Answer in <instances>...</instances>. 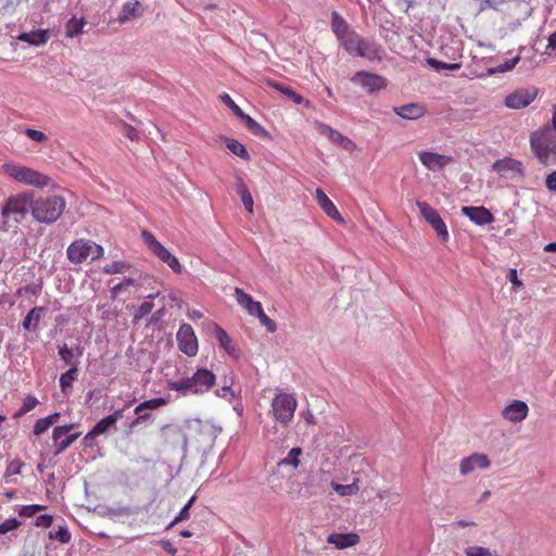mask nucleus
<instances>
[{"label": "nucleus", "mask_w": 556, "mask_h": 556, "mask_svg": "<svg viewBox=\"0 0 556 556\" xmlns=\"http://www.w3.org/2000/svg\"><path fill=\"white\" fill-rule=\"evenodd\" d=\"M33 199L31 191H25L8 198L0 212V230L9 231L16 228L20 223L25 218L27 206L30 205Z\"/></svg>", "instance_id": "nucleus-1"}, {"label": "nucleus", "mask_w": 556, "mask_h": 556, "mask_svg": "<svg viewBox=\"0 0 556 556\" xmlns=\"http://www.w3.org/2000/svg\"><path fill=\"white\" fill-rule=\"evenodd\" d=\"M215 379V375L212 371L200 368L191 377L168 381L167 387L169 390L177 391L184 396L203 394L214 386Z\"/></svg>", "instance_id": "nucleus-2"}, {"label": "nucleus", "mask_w": 556, "mask_h": 556, "mask_svg": "<svg viewBox=\"0 0 556 556\" xmlns=\"http://www.w3.org/2000/svg\"><path fill=\"white\" fill-rule=\"evenodd\" d=\"M530 146L540 163L545 166L556 164V131L549 127L535 131L530 137Z\"/></svg>", "instance_id": "nucleus-3"}, {"label": "nucleus", "mask_w": 556, "mask_h": 556, "mask_svg": "<svg viewBox=\"0 0 556 556\" xmlns=\"http://www.w3.org/2000/svg\"><path fill=\"white\" fill-rule=\"evenodd\" d=\"M65 208V200L60 195L31 199L30 210L33 217L43 224H53L62 215Z\"/></svg>", "instance_id": "nucleus-4"}, {"label": "nucleus", "mask_w": 556, "mask_h": 556, "mask_svg": "<svg viewBox=\"0 0 556 556\" xmlns=\"http://www.w3.org/2000/svg\"><path fill=\"white\" fill-rule=\"evenodd\" d=\"M103 254L104 249L102 245L85 239L72 242L66 250L67 260L74 265L81 264L88 258H90L91 262L100 260Z\"/></svg>", "instance_id": "nucleus-5"}, {"label": "nucleus", "mask_w": 556, "mask_h": 556, "mask_svg": "<svg viewBox=\"0 0 556 556\" xmlns=\"http://www.w3.org/2000/svg\"><path fill=\"white\" fill-rule=\"evenodd\" d=\"M5 173L12 179L26 186L45 188L51 184L50 177L26 166L5 165Z\"/></svg>", "instance_id": "nucleus-6"}, {"label": "nucleus", "mask_w": 556, "mask_h": 556, "mask_svg": "<svg viewBox=\"0 0 556 556\" xmlns=\"http://www.w3.org/2000/svg\"><path fill=\"white\" fill-rule=\"evenodd\" d=\"M296 407L298 401L290 393L279 392L271 401V414L275 420L283 426L293 420Z\"/></svg>", "instance_id": "nucleus-7"}, {"label": "nucleus", "mask_w": 556, "mask_h": 556, "mask_svg": "<svg viewBox=\"0 0 556 556\" xmlns=\"http://www.w3.org/2000/svg\"><path fill=\"white\" fill-rule=\"evenodd\" d=\"M144 243L150 251L162 262L166 263L174 273H181V265L176 256H174L149 231L142 232Z\"/></svg>", "instance_id": "nucleus-8"}, {"label": "nucleus", "mask_w": 556, "mask_h": 556, "mask_svg": "<svg viewBox=\"0 0 556 556\" xmlns=\"http://www.w3.org/2000/svg\"><path fill=\"white\" fill-rule=\"evenodd\" d=\"M416 204L418 206L420 215L433 228L438 237L443 242H446L450 238L448 230L439 213L427 202L417 201Z\"/></svg>", "instance_id": "nucleus-9"}, {"label": "nucleus", "mask_w": 556, "mask_h": 556, "mask_svg": "<svg viewBox=\"0 0 556 556\" xmlns=\"http://www.w3.org/2000/svg\"><path fill=\"white\" fill-rule=\"evenodd\" d=\"M355 85L362 86L367 92L371 93L387 87V79L378 74L358 71L351 78Z\"/></svg>", "instance_id": "nucleus-10"}, {"label": "nucleus", "mask_w": 556, "mask_h": 556, "mask_svg": "<svg viewBox=\"0 0 556 556\" xmlns=\"http://www.w3.org/2000/svg\"><path fill=\"white\" fill-rule=\"evenodd\" d=\"M538 96L534 87L520 88L509 93L505 99V105L509 109L519 110L527 108Z\"/></svg>", "instance_id": "nucleus-11"}, {"label": "nucleus", "mask_w": 556, "mask_h": 556, "mask_svg": "<svg viewBox=\"0 0 556 556\" xmlns=\"http://www.w3.org/2000/svg\"><path fill=\"white\" fill-rule=\"evenodd\" d=\"M179 350L188 356H194L198 352V340L192 327L182 324L176 334Z\"/></svg>", "instance_id": "nucleus-12"}, {"label": "nucleus", "mask_w": 556, "mask_h": 556, "mask_svg": "<svg viewBox=\"0 0 556 556\" xmlns=\"http://www.w3.org/2000/svg\"><path fill=\"white\" fill-rule=\"evenodd\" d=\"M75 427L74 424L58 426L53 429L52 440L56 446L55 455L61 454L70 447L80 435V432L68 434Z\"/></svg>", "instance_id": "nucleus-13"}, {"label": "nucleus", "mask_w": 556, "mask_h": 556, "mask_svg": "<svg viewBox=\"0 0 556 556\" xmlns=\"http://www.w3.org/2000/svg\"><path fill=\"white\" fill-rule=\"evenodd\" d=\"M165 404H166V400L163 397L151 399V400L140 403L134 410L135 414L137 415V417L130 422L129 429L132 431L138 426L142 425L143 422L153 420L152 414L144 413L143 410L157 409V408L164 406Z\"/></svg>", "instance_id": "nucleus-14"}, {"label": "nucleus", "mask_w": 556, "mask_h": 556, "mask_svg": "<svg viewBox=\"0 0 556 556\" xmlns=\"http://www.w3.org/2000/svg\"><path fill=\"white\" fill-rule=\"evenodd\" d=\"M492 169L508 179L525 175L522 163L511 157L495 161L492 165Z\"/></svg>", "instance_id": "nucleus-15"}, {"label": "nucleus", "mask_w": 556, "mask_h": 556, "mask_svg": "<svg viewBox=\"0 0 556 556\" xmlns=\"http://www.w3.org/2000/svg\"><path fill=\"white\" fill-rule=\"evenodd\" d=\"M124 408L116 409L109 416L100 419L93 428L85 435V441H90L97 437L108 433L111 429L116 428V422L123 418Z\"/></svg>", "instance_id": "nucleus-16"}, {"label": "nucleus", "mask_w": 556, "mask_h": 556, "mask_svg": "<svg viewBox=\"0 0 556 556\" xmlns=\"http://www.w3.org/2000/svg\"><path fill=\"white\" fill-rule=\"evenodd\" d=\"M355 56L364 58L368 61H382L386 56V51L382 46L375 40L364 39L361 42L358 51Z\"/></svg>", "instance_id": "nucleus-17"}, {"label": "nucleus", "mask_w": 556, "mask_h": 556, "mask_svg": "<svg viewBox=\"0 0 556 556\" xmlns=\"http://www.w3.org/2000/svg\"><path fill=\"white\" fill-rule=\"evenodd\" d=\"M316 128L320 135L327 137L332 143L341 146L345 150H352L354 148V143L351 139L331 128L329 125L318 122L316 123Z\"/></svg>", "instance_id": "nucleus-18"}, {"label": "nucleus", "mask_w": 556, "mask_h": 556, "mask_svg": "<svg viewBox=\"0 0 556 556\" xmlns=\"http://www.w3.org/2000/svg\"><path fill=\"white\" fill-rule=\"evenodd\" d=\"M462 213L478 226H484L494 220L492 213L484 206H463Z\"/></svg>", "instance_id": "nucleus-19"}, {"label": "nucleus", "mask_w": 556, "mask_h": 556, "mask_svg": "<svg viewBox=\"0 0 556 556\" xmlns=\"http://www.w3.org/2000/svg\"><path fill=\"white\" fill-rule=\"evenodd\" d=\"M491 465L489 457L485 454L475 453L469 457L462 459L459 465V472L466 476L473 471L476 468L486 469Z\"/></svg>", "instance_id": "nucleus-20"}, {"label": "nucleus", "mask_w": 556, "mask_h": 556, "mask_svg": "<svg viewBox=\"0 0 556 556\" xmlns=\"http://www.w3.org/2000/svg\"><path fill=\"white\" fill-rule=\"evenodd\" d=\"M529 407L526 402L515 400L508 404L502 412L503 417L511 422H520L528 416Z\"/></svg>", "instance_id": "nucleus-21"}, {"label": "nucleus", "mask_w": 556, "mask_h": 556, "mask_svg": "<svg viewBox=\"0 0 556 556\" xmlns=\"http://www.w3.org/2000/svg\"><path fill=\"white\" fill-rule=\"evenodd\" d=\"M315 198L318 205L323 208L327 216H329L330 218L334 219L338 223H344V219L342 218L333 202L321 189H316Z\"/></svg>", "instance_id": "nucleus-22"}, {"label": "nucleus", "mask_w": 556, "mask_h": 556, "mask_svg": "<svg viewBox=\"0 0 556 556\" xmlns=\"http://www.w3.org/2000/svg\"><path fill=\"white\" fill-rule=\"evenodd\" d=\"M419 160L430 170L441 169L450 162L448 156L429 151H421Z\"/></svg>", "instance_id": "nucleus-23"}, {"label": "nucleus", "mask_w": 556, "mask_h": 556, "mask_svg": "<svg viewBox=\"0 0 556 556\" xmlns=\"http://www.w3.org/2000/svg\"><path fill=\"white\" fill-rule=\"evenodd\" d=\"M235 296L238 304L244 308L250 315L254 316L256 313H261L262 304L258 301H254L253 298L245 293L242 289H235Z\"/></svg>", "instance_id": "nucleus-24"}, {"label": "nucleus", "mask_w": 556, "mask_h": 556, "mask_svg": "<svg viewBox=\"0 0 556 556\" xmlns=\"http://www.w3.org/2000/svg\"><path fill=\"white\" fill-rule=\"evenodd\" d=\"M141 15L142 9L140 2L138 0H129L123 4L117 20L119 23L124 24Z\"/></svg>", "instance_id": "nucleus-25"}, {"label": "nucleus", "mask_w": 556, "mask_h": 556, "mask_svg": "<svg viewBox=\"0 0 556 556\" xmlns=\"http://www.w3.org/2000/svg\"><path fill=\"white\" fill-rule=\"evenodd\" d=\"M327 542L342 549L356 545L359 542V536L356 533H332L328 536Z\"/></svg>", "instance_id": "nucleus-26"}, {"label": "nucleus", "mask_w": 556, "mask_h": 556, "mask_svg": "<svg viewBox=\"0 0 556 556\" xmlns=\"http://www.w3.org/2000/svg\"><path fill=\"white\" fill-rule=\"evenodd\" d=\"M46 312L47 307L45 306L33 307L24 317L22 321V327L27 331H36Z\"/></svg>", "instance_id": "nucleus-27"}, {"label": "nucleus", "mask_w": 556, "mask_h": 556, "mask_svg": "<svg viewBox=\"0 0 556 556\" xmlns=\"http://www.w3.org/2000/svg\"><path fill=\"white\" fill-rule=\"evenodd\" d=\"M393 111L396 115L405 119H417L425 114V109L418 103H408L401 106H394Z\"/></svg>", "instance_id": "nucleus-28"}, {"label": "nucleus", "mask_w": 556, "mask_h": 556, "mask_svg": "<svg viewBox=\"0 0 556 556\" xmlns=\"http://www.w3.org/2000/svg\"><path fill=\"white\" fill-rule=\"evenodd\" d=\"M331 29L338 40H341L353 31L348 22L337 12L331 13Z\"/></svg>", "instance_id": "nucleus-29"}, {"label": "nucleus", "mask_w": 556, "mask_h": 556, "mask_svg": "<svg viewBox=\"0 0 556 556\" xmlns=\"http://www.w3.org/2000/svg\"><path fill=\"white\" fill-rule=\"evenodd\" d=\"M58 353L60 358L64 362L65 365L70 366V368H78L79 357L83 352L77 351L75 354L74 350L68 348L67 344H62L58 346Z\"/></svg>", "instance_id": "nucleus-30"}, {"label": "nucleus", "mask_w": 556, "mask_h": 556, "mask_svg": "<svg viewBox=\"0 0 556 556\" xmlns=\"http://www.w3.org/2000/svg\"><path fill=\"white\" fill-rule=\"evenodd\" d=\"M214 334L216 340L218 341L220 348H223L229 355H236L237 349L232 344L231 339L228 333L218 325L214 326Z\"/></svg>", "instance_id": "nucleus-31"}, {"label": "nucleus", "mask_w": 556, "mask_h": 556, "mask_svg": "<svg viewBox=\"0 0 556 556\" xmlns=\"http://www.w3.org/2000/svg\"><path fill=\"white\" fill-rule=\"evenodd\" d=\"M363 38L353 30L350 35L343 37L340 41L341 46L351 55H356Z\"/></svg>", "instance_id": "nucleus-32"}, {"label": "nucleus", "mask_w": 556, "mask_h": 556, "mask_svg": "<svg viewBox=\"0 0 556 556\" xmlns=\"http://www.w3.org/2000/svg\"><path fill=\"white\" fill-rule=\"evenodd\" d=\"M18 40L27 42L31 46H41L49 39L47 30H36L30 33H23L18 37Z\"/></svg>", "instance_id": "nucleus-33"}, {"label": "nucleus", "mask_w": 556, "mask_h": 556, "mask_svg": "<svg viewBox=\"0 0 556 556\" xmlns=\"http://www.w3.org/2000/svg\"><path fill=\"white\" fill-rule=\"evenodd\" d=\"M267 85L271 87L273 89H276L280 91L283 96H286L288 99H290L292 102L296 104L303 103L305 100L302 96L296 93L293 89L283 86L282 84L275 81V80H268Z\"/></svg>", "instance_id": "nucleus-34"}, {"label": "nucleus", "mask_w": 556, "mask_h": 556, "mask_svg": "<svg viewBox=\"0 0 556 556\" xmlns=\"http://www.w3.org/2000/svg\"><path fill=\"white\" fill-rule=\"evenodd\" d=\"M303 454V450L301 447H292L286 457L278 462L279 467L291 466L292 468H298L300 465V456Z\"/></svg>", "instance_id": "nucleus-35"}, {"label": "nucleus", "mask_w": 556, "mask_h": 556, "mask_svg": "<svg viewBox=\"0 0 556 556\" xmlns=\"http://www.w3.org/2000/svg\"><path fill=\"white\" fill-rule=\"evenodd\" d=\"M78 376V368H70L65 372H63L60 377L59 383L61 391L63 393H68L72 389V383L74 380L77 379Z\"/></svg>", "instance_id": "nucleus-36"}, {"label": "nucleus", "mask_w": 556, "mask_h": 556, "mask_svg": "<svg viewBox=\"0 0 556 556\" xmlns=\"http://www.w3.org/2000/svg\"><path fill=\"white\" fill-rule=\"evenodd\" d=\"M331 488L340 496L355 495L359 491L358 479H354V481L350 484H340L337 482H331Z\"/></svg>", "instance_id": "nucleus-37"}, {"label": "nucleus", "mask_w": 556, "mask_h": 556, "mask_svg": "<svg viewBox=\"0 0 556 556\" xmlns=\"http://www.w3.org/2000/svg\"><path fill=\"white\" fill-rule=\"evenodd\" d=\"M227 149L242 160H249L250 154L247 148L236 139H225Z\"/></svg>", "instance_id": "nucleus-38"}, {"label": "nucleus", "mask_w": 556, "mask_h": 556, "mask_svg": "<svg viewBox=\"0 0 556 556\" xmlns=\"http://www.w3.org/2000/svg\"><path fill=\"white\" fill-rule=\"evenodd\" d=\"M86 24L84 18L72 17L65 25V36L67 38H74L83 31V27Z\"/></svg>", "instance_id": "nucleus-39"}, {"label": "nucleus", "mask_w": 556, "mask_h": 556, "mask_svg": "<svg viewBox=\"0 0 556 556\" xmlns=\"http://www.w3.org/2000/svg\"><path fill=\"white\" fill-rule=\"evenodd\" d=\"M238 193L240 199L249 213H253V198L248 187L240 180L238 186Z\"/></svg>", "instance_id": "nucleus-40"}, {"label": "nucleus", "mask_w": 556, "mask_h": 556, "mask_svg": "<svg viewBox=\"0 0 556 556\" xmlns=\"http://www.w3.org/2000/svg\"><path fill=\"white\" fill-rule=\"evenodd\" d=\"M377 497L380 501H386L384 505L386 507L395 506L401 502V494L397 492H391L388 490H381L377 493Z\"/></svg>", "instance_id": "nucleus-41"}, {"label": "nucleus", "mask_w": 556, "mask_h": 556, "mask_svg": "<svg viewBox=\"0 0 556 556\" xmlns=\"http://www.w3.org/2000/svg\"><path fill=\"white\" fill-rule=\"evenodd\" d=\"M49 538L51 540H56L63 544H67V543H70V541L72 539V534L68 531L67 527L65 525H63V526H59L58 530L51 531L49 533Z\"/></svg>", "instance_id": "nucleus-42"}, {"label": "nucleus", "mask_w": 556, "mask_h": 556, "mask_svg": "<svg viewBox=\"0 0 556 556\" xmlns=\"http://www.w3.org/2000/svg\"><path fill=\"white\" fill-rule=\"evenodd\" d=\"M130 268V265L123 261L112 262L103 267V273L106 275L123 274Z\"/></svg>", "instance_id": "nucleus-43"}, {"label": "nucleus", "mask_w": 556, "mask_h": 556, "mask_svg": "<svg viewBox=\"0 0 556 556\" xmlns=\"http://www.w3.org/2000/svg\"><path fill=\"white\" fill-rule=\"evenodd\" d=\"M240 119L245 124L247 128L257 136H264L266 135V130L251 116L248 114H243V116L240 117Z\"/></svg>", "instance_id": "nucleus-44"}, {"label": "nucleus", "mask_w": 556, "mask_h": 556, "mask_svg": "<svg viewBox=\"0 0 556 556\" xmlns=\"http://www.w3.org/2000/svg\"><path fill=\"white\" fill-rule=\"evenodd\" d=\"M38 403L39 402H38L37 397H35L33 395H27L24 399L22 406L15 413L14 417H22L23 415H25L28 412H30L31 409H34L38 405Z\"/></svg>", "instance_id": "nucleus-45"}, {"label": "nucleus", "mask_w": 556, "mask_h": 556, "mask_svg": "<svg viewBox=\"0 0 556 556\" xmlns=\"http://www.w3.org/2000/svg\"><path fill=\"white\" fill-rule=\"evenodd\" d=\"M464 553L466 556H498L496 552H492L488 547L478 546V545H473V546H469V547L465 548Z\"/></svg>", "instance_id": "nucleus-46"}, {"label": "nucleus", "mask_w": 556, "mask_h": 556, "mask_svg": "<svg viewBox=\"0 0 556 556\" xmlns=\"http://www.w3.org/2000/svg\"><path fill=\"white\" fill-rule=\"evenodd\" d=\"M195 501V496L193 495L188 502L187 504L180 509L179 514L176 516V518L169 523L168 528H172L174 527L176 523H179L184 520H187L189 519V510L191 508V506L193 505Z\"/></svg>", "instance_id": "nucleus-47"}, {"label": "nucleus", "mask_w": 556, "mask_h": 556, "mask_svg": "<svg viewBox=\"0 0 556 556\" xmlns=\"http://www.w3.org/2000/svg\"><path fill=\"white\" fill-rule=\"evenodd\" d=\"M46 509V506L33 504V505H24L20 508L18 515L24 518H29L35 516L37 513Z\"/></svg>", "instance_id": "nucleus-48"}, {"label": "nucleus", "mask_w": 556, "mask_h": 556, "mask_svg": "<svg viewBox=\"0 0 556 556\" xmlns=\"http://www.w3.org/2000/svg\"><path fill=\"white\" fill-rule=\"evenodd\" d=\"M519 60H520V58L517 55V56H515L510 60H507L504 63L497 65L495 68H491L489 72H490V74L508 72L517 65Z\"/></svg>", "instance_id": "nucleus-49"}, {"label": "nucleus", "mask_w": 556, "mask_h": 556, "mask_svg": "<svg viewBox=\"0 0 556 556\" xmlns=\"http://www.w3.org/2000/svg\"><path fill=\"white\" fill-rule=\"evenodd\" d=\"M220 100L223 103L228 106L232 113L238 116L239 118L243 116L244 112L240 109L239 105L236 104V102L231 99V97L228 93L220 94Z\"/></svg>", "instance_id": "nucleus-50"}, {"label": "nucleus", "mask_w": 556, "mask_h": 556, "mask_svg": "<svg viewBox=\"0 0 556 556\" xmlns=\"http://www.w3.org/2000/svg\"><path fill=\"white\" fill-rule=\"evenodd\" d=\"M254 316L258 318L260 323L267 329V331L271 333L276 331L277 327L275 321L264 313L263 308L261 309V313H256Z\"/></svg>", "instance_id": "nucleus-51"}, {"label": "nucleus", "mask_w": 556, "mask_h": 556, "mask_svg": "<svg viewBox=\"0 0 556 556\" xmlns=\"http://www.w3.org/2000/svg\"><path fill=\"white\" fill-rule=\"evenodd\" d=\"M121 132L131 141H138L140 136L139 131L129 124H121Z\"/></svg>", "instance_id": "nucleus-52"}, {"label": "nucleus", "mask_w": 556, "mask_h": 556, "mask_svg": "<svg viewBox=\"0 0 556 556\" xmlns=\"http://www.w3.org/2000/svg\"><path fill=\"white\" fill-rule=\"evenodd\" d=\"M21 526V521L16 518H9L0 523V535L16 530Z\"/></svg>", "instance_id": "nucleus-53"}, {"label": "nucleus", "mask_w": 556, "mask_h": 556, "mask_svg": "<svg viewBox=\"0 0 556 556\" xmlns=\"http://www.w3.org/2000/svg\"><path fill=\"white\" fill-rule=\"evenodd\" d=\"M23 466V462H21L18 458L11 460L7 466L5 476L20 475Z\"/></svg>", "instance_id": "nucleus-54"}, {"label": "nucleus", "mask_w": 556, "mask_h": 556, "mask_svg": "<svg viewBox=\"0 0 556 556\" xmlns=\"http://www.w3.org/2000/svg\"><path fill=\"white\" fill-rule=\"evenodd\" d=\"M25 132H26V135H27V137L29 139H31V140H34L36 142H43V141H46L48 139L46 134H43L40 130L27 128Z\"/></svg>", "instance_id": "nucleus-55"}, {"label": "nucleus", "mask_w": 556, "mask_h": 556, "mask_svg": "<svg viewBox=\"0 0 556 556\" xmlns=\"http://www.w3.org/2000/svg\"><path fill=\"white\" fill-rule=\"evenodd\" d=\"M152 308H153V303L148 302V301L141 303L136 312L135 318L136 319L142 318L143 316L150 314Z\"/></svg>", "instance_id": "nucleus-56"}, {"label": "nucleus", "mask_w": 556, "mask_h": 556, "mask_svg": "<svg viewBox=\"0 0 556 556\" xmlns=\"http://www.w3.org/2000/svg\"><path fill=\"white\" fill-rule=\"evenodd\" d=\"M53 517L51 515H40L35 520L36 527L49 528L51 527Z\"/></svg>", "instance_id": "nucleus-57"}, {"label": "nucleus", "mask_w": 556, "mask_h": 556, "mask_svg": "<svg viewBox=\"0 0 556 556\" xmlns=\"http://www.w3.org/2000/svg\"><path fill=\"white\" fill-rule=\"evenodd\" d=\"M545 187L549 192L556 193V170L545 177Z\"/></svg>", "instance_id": "nucleus-58"}, {"label": "nucleus", "mask_w": 556, "mask_h": 556, "mask_svg": "<svg viewBox=\"0 0 556 556\" xmlns=\"http://www.w3.org/2000/svg\"><path fill=\"white\" fill-rule=\"evenodd\" d=\"M49 427L50 426L47 424L46 419L40 418L35 422L33 432L35 435H40L45 433Z\"/></svg>", "instance_id": "nucleus-59"}, {"label": "nucleus", "mask_w": 556, "mask_h": 556, "mask_svg": "<svg viewBox=\"0 0 556 556\" xmlns=\"http://www.w3.org/2000/svg\"><path fill=\"white\" fill-rule=\"evenodd\" d=\"M507 279L516 287L522 286V281L518 278V274L515 268L509 269Z\"/></svg>", "instance_id": "nucleus-60"}, {"label": "nucleus", "mask_w": 556, "mask_h": 556, "mask_svg": "<svg viewBox=\"0 0 556 556\" xmlns=\"http://www.w3.org/2000/svg\"><path fill=\"white\" fill-rule=\"evenodd\" d=\"M160 545L162 546V548L164 551H166L167 553H169L170 555H176L177 554V548L173 545V543L168 540H162L160 542Z\"/></svg>", "instance_id": "nucleus-61"}, {"label": "nucleus", "mask_w": 556, "mask_h": 556, "mask_svg": "<svg viewBox=\"0 0 556 556\" xmlns=\"http://www.w3.org/2000/svg\"><path fill=\"white\" fill-rule=\"evenodd\" d=\"M427 64L430 67L434 68L435 71H440L442 68H445V66H446V63L441 62L437 59H432V58L427 59Z\"/></svg>", "instance_id": "nucleus-62"}, {"label": "nucleus", "mask_w": 556, "mask_h": 556, "mask_svg": "<svg viewBox=\"0 0 556 556\" xmlns=\"http://www.w3.org/2000/svg\"><path fill=\"white\" fill-rule=\"evenodd\" d=\"M216 394L220 397H226L227 395H233L230 387L224 386L220 390H216Z\"/></svg>", "instance_id": "nucleus-63"}, {"label": "nucleus", "mask_w": 556, "mask_h": 556, "mask_svg": "<svg viewBox=\"0 0 556 556\" xmlns=\"http://www.w3.org/2000/svg\"><path fill=\"white\" fill-rule=\"evenodd\" d=\"M547 49H552V50L556 49V30L553 34H551V36L548 37Z\"/></svg>", "instance_id": "nucleus-64"}]
</instances>
